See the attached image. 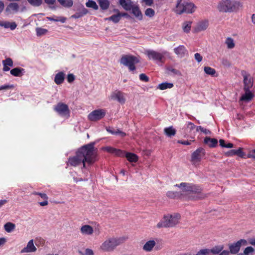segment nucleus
Listing matches in <instances>:
<instances>
[{"mask_svg":"<svg viewBox=\"0 0 255 255\" xmlns=\"http://www.w3.org/2000/svg\"><path fill=\"white\" fill-rule=\"evenodd\" d=\"M95 142H90L79 148L75 156L69 157L67 164L77 166L82 163L83 167L86 168V163L90 165L97 160V152L94 149Z\"/></svg>","mask_w":255,"mask_h":255,"instance_id":"nucleus-1","label":"nucleus"},{"mask_svg":"<svg viewBox=\"0 0 255 255\" xmlns=\"http://www.w3.org/2000/svg\"><path fill=\"white\" fill-rule=\"evenodd\" d=\"M75 80V76L73 74H69L67 76V81L69 83L72 82Z\"/></svg>","mask_w":255,"mask_h":255,"instance_id":"nucleus-56","label":"nucleus"},{"mask_svg":"<svg viewBox=\"0 0 255 255\" xmlns=\"http://www.w3.org/2000/svg\"><path fill=\"white\" fill-rule=\"evenodd\" d=\"M65 79V74L63 72H59L56 74L54 78V82L57 85L62 84Z\"/></svg>","mask_w":255,"mask_h":255,"instance_id":"nucleus-26","label":"nucleus"},{"mask_svg":"<svg viewBox=\"0 0 255 255\" xmlns=\"http://www.w3.org/2000/svg\"><path fill=\"white\" fill-rule=\"evenodd\" d=\"M180 218V215L179 214L164 216L163 219L157 224V227L158 228L174 227L178 223Z\"/></svg>","mask_w":255,"mask_h":255,"instance_id":"nucleus-3","label":"nucleus"},{"mask_svg":"<svg viewBox=\"0 0 255 255\" xmlns=\"http://www.w3.org/2000/svg\"><path fill=\"white\" fill-rule=\"evenodd\" d=\"M184 1L183 0H178L175 9V12L177 14H181L184 13Z\"/></svg>","mask_w":255,"mask_h":255,"instance_id":"nucleus-27","label":"nucleus"},{"mask_svg":"<svg viewBox=\"0 0 255 255\" xmlns=\"http://www.w3.org/2000/svg\"><path fill=\"white\" fill-rule=\"evenodd\" d=\"M194 57L195 60L198 62H200L202 61L203 58L202 56L200 55V54L198 53H196L194 55Z\"/></svg>","mask_w":255,"mask_h":255,"instance_id":"nucleus-54","label":"nucleus"},{"mask_svg":"<svg viewBox=\"0 0 255 255\" xmlns=\"http://www.w3.org/2000/svg\"><path fill=\"white\" fill-rule=\"evenodd\" d=\"M85 255H94L93 251L90 249H87L85 250Z\"/></svg>","mask_w":255,"mask_h":255,"instance_id":"nucleus-62","label":"nucleus"},{"mask_svg":"<svg viewBox=\"0 0 255 255\" xmlns=\"http://www.w3.org/2000/svg\"><path fill=\"white\" fill-rule=\"evenodd\" d=\"M173 87V84L172 83L163 82L159 84L157 86V89L161 90H164L167 89H171Z\"/></svg>","mask_w":255,"mask_h":255,"instance_id":"nucleus-33","label":"nucleus"},{"mask_svg":"<svg viewBox=\"0 0 255 255\" xmlns=\"http://www.w3.org/2000/svg\"><path fill=\"white\" fill-rule=\"evenodd\" d=\"M223 248L224 247L223 246H215L210 250V252H211L214 254H218L223 250Z\"/></svg>","mask_w":255,"mask_h":255,"instance_id":"nucleus-41","label":"nucleus"},{"mask_svg":"<svg viewBox=\"0 0 255 255\" xmlns=\"http://www.w3.org/2000/svg\"><path fill=\"white\" fill-rule=\"evenodd\" d=\"M247 157L249 158H255V149L250 151L248 153Z\"/></svg>","mask_w":255,"mask_h":255,"instance_id":"nucleus-58","label":"nucleus"},{"mask_svg":"<svg viewBox=\"0 0 255 255\" xmlns=\"http://www.w3.org/2000/svg\"><path fill=\"white\" fill-rule=\"evenodd\" d=\"M24 72V69L19 67L14 68L10 71V74L15 77L21 76Z\"/></svg>","mask_w":255,"mask_h":255,"instance_id":"nucleus-28","label":"nucleus"},{"mask_svg":"<svg viewBox=\"0 0 255 255\" xmlns=\"http://www.w3.org/2000/svg\"><path fill=\"white\" fill-rule=\"evenodd\" d=\"M187 128H189L190 130H193L196 127L195 125L190 122L187 123Z\"/></svg>","mask_w":255,"mask_h":255,"instance_id":"nucleus-59","label":"nucleus"},{"mask_svg":"<svg viewBox=\"0 0 255 255\" xmlns=\"http://www.w3.org/2000/svg\"><path fill=\"white\" fill-rule=\"evenodd\" d=\"M164 133L169 137L173 136L175 135L176 130L172 126L165 128L164 129Z\"/></svg>","mask_w":255,"mask_h":255,"instance_id":"nucleus-31","label":"nucleus"},{"mask_svg":"<svg viewBox=\"0 0 255 255\" xmlns=\"http://www.w3.org/2000/svg\"><path fill=\"white\" fill-rule=\"evenodd\" d=\"M119 3L126 10H130L134 5L131 0H119Z\"/></svg>","mask_w":255,"mask_h":255,"instance_id":"nucleus-16","label":"nucleus"},{"mask_svg":"<svg viewBox=\"0 0 255 255\" xmlns=\"http://www.w3.org/2000/svg\"><path fill=\"white\" fill-rule=\"evenodd\" d=\"M80 231L83 235H91L93 233L94 230L91 226L85 225L81 227Z\"/></svg>","mask_w":255,"mask_h":255,"instance_id":"nucleus-21","label":"nucleus"},{"mask_svg":"<svg viewBox=\"0 0 255 255\" xmlns=\"http://www.w3.org/2000/svg\"><path fill=\"white\" fill-rule=\"evenodd\" d=\"M106 130L108 132H109L112 134H115L116 133V132H115V129H114L112 128H110V127L106 128Z\"/></svg>","mask_w":255,"mask_h":255,"instance_id":"nucleus-61","label":"nucleus"},{"mask_svg":"<svg viewBox=\"0 0 255 255\" xmlns=\"http://www.w3.org/2000/svg\"><path fill=\"white\" fill-rule=\"evenodd\" d=\"M63 6L70 7L72 6L73 2L72 0H57Z\"/></svg>","mask_w":255,"mask_h":255,"instance_id":"nucleus-36","label":"nucleus"},{"mask_svg":"<svg viewBox=\"0 0 255 255\" xmlns=\"http://www.w3.org/2000/svg\"><path fill=\"white\" fill-rule=\"evenodd\" d=\"M102 149L105 151H107L108 153L113 154L114 155L119 156H124V153L123 151L120 149H117L114 148L111 146H105L102 148Z\"/></svg>","mask_w":255,"mask_h":255,"instance_id":"nucleus-13","label":"nucleus"},{"mask_svg":"<svg viewBox=\"0 0 255 255\" xmlns=\"http://www.w3.org/2000/svg\"><path fill=\"white\" fill-rule=\"evenodd\" d=\"M106 113L103 109H98L91 112L88 116V119L93 122L97 121L103 118Z\"/></svg>","mask_w":255,"mask_h":255,"instance_id":"nucleus-7","label":"nucleus"},{"mask_svg":"<svg viewBox=\"0 0 255 255\" xmlns=\"http://www.w3.org/2000/svg\"><path fill=\"white\" fill-rule=\"evenodd\" d=\"M254 251V248L253 247H248L246 248L245 249L243 254L246 255H249L248 254L249 253H253Z\"/></svg>","mask_w":255,"mask_h":255,"instance_id":"nucleus-51","label":"nucleus"},{"mask_svg":"<svg viewBox=\"0 0 255 255\" xmlns=\"http://www.w3.org/2000/svg\"><path fill=\"white\" fill-rule=\"evenodd\" d=\"M45 2L48 5H52L55 3L56 0H44Z\"/></svg>","mask_w":255,"mask_h":255,"instance_id":"nucleus-64","label":"nucleus"},{"mask_svg":"<svg viewBox=\"0 0 255 255\" xmlns=\"http://www.w3.org/2000/svg\"><path fill=\"white\" fill-rule=\"evenodd\" d=\"M184 13H192L195 11V5L193 3L184 1Z\"/></svg>","mask_w":255,"mask_h":255,"instance_id":"nucleus-22","label":"nucleus"},{"mask_svg":"<svg viewBox=\"0 0 255 255\" xmlns=\"http://www.w3.org/2000/svg\"><path fill=\"white\" fill-rule=\"evenodd\" d=\"M225 154L228 156H232L237 155L241 157H243L244 153L242 151V148H239L238 149H231L227 152Z\"/></svg>","mask_w":255,"mask_h":255,"instance_id":"nucleus-20","label":"nucleus"},{"mask_svg":"<svg viewBox=\"0 0 255 255\" xmlns=\"http://www.w3.org/2000/svg\"><path fill=\"white\" fill-rule=\"evenodd\" d=\"M210 253V250L209 249H203L201 250L198 252V254L199 255H207Z\"/></svg>","mask_w":255,"mask_h":255,"instance_id":"nucleus-52","label":"nucleus"},{"mask_svg":"<svg viewBox=\"0 0 255 255\" xmlns=\"http://www.w3.org/2000/svg\"><path fill=\"white\" fill-rule=\"evenodd\" d=\"M13 88L14 86L13 85H4L0 86V90H6Z\"/></svg>","mask_w":255,"mask_h":255,"instance_id":"nucleus-53","label":"nucleus"},{"mask_svg":"<svg viewBox=\"0 0 255 255\" xmlns=\"http://www.w3.org/2000/svg\"><path fill=\"white\" fill-rule=\"evenodd\" d=\"M205 154V149L202 147H199L192 154L191 160L192 161H199Z\"/></svg>","mask_w":255,"mask_h":255,"instance_id":"nucleus-11","label":"nucleus"},{"mask_svg":"<svg viewBox=\"0 0 255 255\" xmlns=\"http://www.w3.org/2000/svg\"><path fill=\"white\" fill-rule=\"evenodd\" d=\"M131 13L134 16L137 18L138 20H141L142 19V14L141 11L140 10L138 5L134 4L132 8L131 9Z\"/></svg>","mask_w":255,"mask_h":255,"instance_id":"nucleus-19","label":"nucleus"},{"mask_svg":"<svg viewBox=\"0 0 255 255\" xmlns=\"http://www.w3.org/2000/svg\"><path fill=\"white\" fill-rule=\"evenodd\" d=\"M243 7V3L240 1L235 0H222L218 4L217 8L222 12H232L237 11Z\"/></svg>","mask_w":255,"mask_h":255,"instance_id":"nucleus-2","label":"nucleus"},{"mask_svg":"<svg viewBox=\"0 0 255 255\" xmlns=\"http://www.w3.org/2000/svg\"><path fill=\"white\" fill-rule=\"evenodd\" d=\"M146 54L148 56V57L150 59H152L153 60L158 61L161 62L164 56L162 54L155 51L154 50H149L146 51Z\"/></svg>","mask_w":255,"mask_h":255,"instance_id":"nucleus-12","label":"nucleus"},{"mask_svg":"<svg viewBox=\"0 0 255 255\" xmlns=\"http://www.w3.org/2000/svg\"><path fill=\"white\" fill-rule=\"evenodd\" d=\"M155 245V242L153 240H150L147 241L143 246V250L146 252H150L152 250L153 248Z\"/></svg>","mask_w":255,"mask_h":255,"instance_id":"nucleus-32","label":"nucleus"},{"mask_svg":"<svg viewBox=\"0 0 255 255\" xmlns=\"http://www.w3.org/2000/svg\"><path fill=\"white\" fill-rule=\"evenodd\" d=\"M139 78L140 80L145 82H147L149 80L148 77L143 73L140 74L139 75Z\"/></svg>","mask_w":255,"mask_h":255,"instance_id":"nucleus-50","label":"nucleus"},{"mask_svg":"<svg viewBox=\"0 0 255 255\" xmlns=\"http://www.w3.org/2000/svg\"><path fill=\"white\" fill-rule=\"evenodd\" d=\"M88 12V10L86 9L85 8H83L81 11L79 12H76L73 15H72V17L75 18H78L80 17L83 16V15L86 14Z\"/></svg>","mask_w":255,"mask_h":255,"instance_id":"nucleus-39","label":"nucleus"},{"mask_svg":"<svg viewBox=\"0 0 255 255\" xmlns=\"http://www.w3.org/2000/svg\"><path fill=\"white\" fill-rule=\"evenodd\" d=\"M126 157L130 162H136L138 160L137 156L135 154L132 153H127Z\"/></svg>","mask_w":255,"mask_h":255,"instance_id":"nucleus-34","label":"nucleus"},{"mask_svg":"<svg viewBox=\"0 0 255 255\" xmlns=\"http://www.w3.org/2000/svg\"><path fill=\"white\" fill-rule=\"evenodd\" d=\"M176 193L172 191H168L167 192V196L170 198H174L176 196Z\"/></svg>","mask_w":255,"mask_h":255,"instance_id":"nucleus-60","label":"nucleus"},{"mask_svg":"<svg viewBox=\"0 0 255 255\" xmlns=\"http://www.w3.org/2000/svg\"><path fill=\"white\" fill-rule=\"evenodd\" d=\"M174 52L180 58H182L188 54V51L184 45H179L175 48Z\"/></svg>","mask_w":255,"mask_h":255,"instance_id":"nucleus-15","label":"nucleus"},{"mask_svg":"<svg viewBox=\"0 0 255 255\" xmlns=\"http://www.w3.org/2000/svg\"><path fill=\"white\" fill-rule=\"evenodd\" d=\"M242 75L244 78V90L248 91L253 86V79L251 75L245 71H242Z\"/></svg>","mask_w":255,"mask_h":255,"instance_id":"nucleus-8","label":"nucleus"},{"mask_svg":"<svg viewBox=\"0 0 255 255\" xmlns=\"http://www.w3.org/2000/svg\"><path fill=\"white\" fill-rule=\"evenodd\" d=\"M66 20V18L65 17L60 16V17H56L55 21H60L61 23H65Z\"/></svg>","mask_w":255,"mask_h":255,"instance_id":"nucleus-55","label":"nucleus"},{"mask_svg":"<svg viewBox=\"0 0 255 255\" xmlns=\"http://www.w3.org/2000/svg\"><path fill=\"white\" fill-rule=\"evenodd\" d=\"M37 249L33 244V240H31L28 242L26 247L22 249L21 253H24L34 252Z\"/></svg>","mask_w":255,"mask_h":255,"instance_id":"nucleus-17","label":"nucleus"},{"mask_svg":"<svg viewBox=\"0 0 255 255\" xmlns=\"http://www.w3.org/2000/svg\"><path fill=\"white\" fill-rule=\"evenodd\" d=\"M247 244V241L244 239H241L235 243L229 245V253L230 252L232 254H236L239 252L242 245L246 246Z\"/></svg>","mask_w":255,"mask_h":255,"instance_id":"nucleus-9","label":"nucleus"},{"mask_svg":"<svg viewBox=\"0 0 255 255\" xmlns=\"http://www.w3.org/2000/svg\"><path fill=\"white\" fill-rule=\"evenodd\" d=\"M124 242L122 238H110L106 240L101 246V249L105 252L113 251L118 246Z\"/></svg>","mask_w":255,"mask_h":255,"instance_id":"nucleus-5","label":"nucleus"},{"mask_svg":"<svg viewBox=\"0 0 255 255\" xmlns=\"http://www.w3.org/2000/svg\"><path fill=\"white\" fill-rule=\"evenodd\" d=\"M15 226L14 224L8 222L4 225V228L6 232L7 233L11 232L15 228Z\"/></svg>","mask_w":255,"mask_h":255,"instance_id":"nucleus-37","label":"nucleus"},{"mask_svg":"<svg viewBox=\"0 0 255 255\" xmlns=\"http://www.w3.org/2000/svg\"><path fill=\"white\" fill-rule=\"evenodd\" d=\"M245 93L242 95L240 98V101L248 102L250 101L253 98L254 95L251 92L250 90L245 91Z\"/></svg>","mask_w":255,"mask_h":255,"instance_id":"nucleus-24","label":"nucleus"},{"mask_svg":"<svg viewBox=\"0 0 255 255\" xmlns=\"http://www.w3.org/2000/svg\"><path fill=\"white\" fill-rule=\"evenodd\" d=\"M225 43L227 45V47L229 49H232L235 47V43L233 38L231 37H228L226 39Z\"/></svg>","mask_w":255,"mask_h":255,"instance_id":"nucleus-40","label":"nucleus"},{"mask_svg":"<svg viewBox=\"0 0 255 255\" xmlns=\"http://www.w3.org/2000/svg\"><path fill=\"white\" fill-rule=\"evenodd\" d=\"M19 10V5L17 3H10L5 8V12L7 14L17 13Z\"/></svg>","mask_w":255,"mask_h":255,"instance_id":"nucleus-14","label":"nucleus"},{"mask_svg":"<svg viewBox=\"0 0 255 255\" xmlns=\"http://www.w3.org/2000/svg\"><path fill=\"white\" fill-rule=\"evenodd\" d=\"M208 26L209 22L207 20H205L198 23L196 30L198 31H203L206 30Z\"/></svg>","mask_w":255,"mask_h":255,"instance_id":"nucleus-29","label":"nucleus"},{"mask_svg":"<svg viewBox=\"0 0 255 255\" xmlns=\"http://www.w3.org/2000/svg\"><path fill=\"white\" fill-rule=\"evenodd\" d=\"M179 188H181L183 191L191 192L193 193H200L201 188L192 184L182 182L179 184Z\"/></svg>","mask_w":255,"mask_h":255,"instance_id":"nucleus-6","label":"nucleus"},{"mask_svg":"<svg viewBox=\"0 0 255 255\" xmlns=\"http://www.w3.org/2000/svg\"><path fill=\"white\" fill-rule=\"evenodd\" d=\"M0 26L5 28H9L11 30H13L16 28L17 24L15 22L0 21Z\"/></svg>","mask_w":255,"mask_h":255,"instance_id":"nucleus-25","label":"nucleus"},{"mask_svg":"<svg viewBox=\"0 0 255 255\" xmlns=\"http://www.w3.org/2000/svg\"><path fill=\"white\" fill-rule=\"evenodd\" d=\"M168 72L169 73H172L174 75H180V72L179 71L174 69V68H171V67H169L167 69Z\"/></svg>","mask_w":255,"mask_h":255,"instance_id":"nucleus-48","label":"nucleus"},{"mask_svg":"<svg viewBox=\"0 0 255 255\" xmlns=\"http://www.w3.org/2000/svg\"><path fill=\"white\" fill-rule=\"evenodd\" d=\"M115 132H116L115 134L117 135L119 134L121 135V137H124L126 136V134L125 132H123L122 131L120 130L119 129H115Z\"/></svg>","mask_w":255,"mask_h":255,"instance_id":"nucleus-57","label":"nucleus"},{"mask_svg":"<svg viewBox=\"0 0 255 255\" xmlns=\"http://www.w3.org/2000/svg\"><path fill=\"white\" fill-rule=\"evenodd\" d=\"M145 14L147 16L151 17L154 15L155 11L153 9L151 8H148L145 11Z\"/></svg>","mask_w":255,"mask_h":255,"instance_id":"nucleus-47","label":"nucleus"},{"mask_svg":"<svg viewBox=\"0 0 255 255\" xmlns=\"http://www.w3.org/2000/svg\"><path fill=\"white\" fill-rule=\"evenodd\" d=\"M111 98L114 100H117L121 104L125 103L126 101L123 93L120 91H117L113 93L111 95Z\"/></svg>","mask_w":255,"mask_h":255,"instance_id":"nucleus-18","label":"nucleus"},{"mask_svg":"<svg viewBox=\"0 0 255 255\" xmlns=\"http://www.w3.org/2000/svg\"><path fill=\"white\" fill-rule=\"evenodd\" d=\"M143 1L148 6H151L153 3V0H143Z\"/></svg>","mask_w":255,"mask_h":255,"instance_id":"nucleus-63","label":"nucleus"},{"mask_svg":"<svg viewBox=\"0 0 255 255\" xmlns=\"http://www.w3.org/2000/svg\"><path fill=\"white\" fill-rule=\"evenodd\" d=\"M86 6L87 7L92 8L96 10H98L99 8V6L96 2L93 0H88L86 3Z\"/></svg>","mask_w":255,"mask_h":255,"instance_id":"nucleus-35","label":"nucleus"},{"mask_svg":"<svg viewBox=\"0 0 255 255\" xmlns=\"http://www.w3.org/2000/svg\"><path fill=\"white\" fill-rule=\"evenodd\" d=\"M2 64L3 65L8 66L12 67L13 63L12 60L10 58H7L5 60L2 61Z\"/></svg>","mask_w":255,"mask_h":255,"instance_id":"nucleus-46","label":"nucleus"},{"mask_svg":"<svg viewBox=\"0 0 255 255\" xmlns=\"http://www.w3.org/2000/svg\"><path fill=\"white\" fill-rule=\"evenodd\" d=\"M106 19L112 21L113 22L117 23L121 20L120 15L118 13L117 14H114L108 18H106Z\"/></svg>","mask_w":255,"mask_h":255,"instance_id":"nucleus-38","label":"nucleus"},{"mask_svg":"<svg viewBox=\"0 0 255 255\" xmlns=\"http://www.w3.org/2000/svg\"><path fill=\"white\" fill-rule=\"evenodd\" d=\"M98 2L101 9L103 10H107L110 5V2L109 0H98Z\"/></svg>","mask_w":255,"mask_h":255,"instance_id":"nucleus-30","label":"nucleus"},{"mask_svg":"<svg viewBox=\"0 0 255 255\" xmlns=\"http://www.w3.org/2000/svg\"><path fill=\"white\" fill-rule=\"evenodd\" d=\"M191 22L186 21L184 23L183 29L185 32L188 33L191 29Z\"/></svg>","mask_w":255,"mask_h":255,"instance_id":"nucleus-43","label":"nucleus"},{"mask_svg":"<svg viewBox=\"0 0 255 255\" xmlns=\"http://www.w3.org/2000/svg\"><path fill=\"white\" fill-rule=\"evenodd\" d=\"M204 72L206 74L210 75H214L216 73V70L210 67L205 66L204 68Z\"/></svg>","mask_w":255,"mask_h":255,"instance_id":"nucleus-42","label":"nucleus"},{"mask_svg":"<svg viewBox=\"0 0 255 255\" xmlns=\"http://www.w3.org/2000/svg\"><path fill=\"white\" fill-rule=\"evenodd\" d=\"M32 194L35 195H39V196H40V197L41 198L43 199L44 200H48V196L45 193L34 192L32 193Z\"/></svg>","mask_w":255,"mask_h":255,"instance_id":"nucleus-49","label":"nucleus"},{"mask_svg":"<svg viewBox=\"0 0 255 255\" xmlns=\"http://www.w3.org/2000/svg\"><path fill=\"white\" fill-rule=\"evenodd\" d=\"M54 110L61 116H66L69 114L68 106L62 103H58L55 106Z\"/></svg>","mask_w":255,"mask_h":255,"instance_id":"nucleus-10","label":"nucleus"},{"mask_svg":"<svg viewBox=\"0 0 255 255\" xmlns=\"http://www.w3.org/2000/svg\"><path fill=\"white\" fill-rule=\"evenodd\" d=\"M48 30L46 29L42 28L41 27H37L36 29V34L37 36H41L46 34Z\"/></svg>","mask_w":255,"mask_h":255,"instance_id":"nucleus-45","label":"nucleus"},{"mask_svg":"<svg viewBox=\"0 0 255 255\" xmlns=\"http://www.w3.org/2000/svg\"><path fill=\"white\" fill-rule=\"evenodd\" d=\"M120 62L121 64L128 67L130 71L135 70V64L139 62V60L136 56L132 55H123L122 56Z\"/></svg>","mask_w":255,"mask_h":255,"instance_id":"nucleus-4","label":"nucleus"},{"mask_svg":"<svg viewBox=\"0 0 255 255\" xmlns=\"http://www.w3.org/2000/svg\"><path fill=\"white\" fill-rule=\"evenodd\" d=\"M204 142L209 145L210 147H215L217 145L218 140L216 138H211L206 136L204 139Z\"/></svg>","mask_w":255,"mask_h":255,"instance_id":"nucleus-23","label":"nucleus"},{"mask_svg":"<svg viewBox=\"0 0 255 255\" xmlns=\"http://www.w3.org/2000/svg\"><path fill=\"white\" fill-rule=\"evenodd\" d=\"M28 2L33 6H39L42 3V0H27Z\"/></svg>","mask_w":255,"mask_h":255,"instance_id":"nucleus-44","label":"nucleus"}]
</instances>
